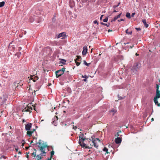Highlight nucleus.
Wrapping results in <instances>:
<instances>
[{
	"mask_svg": "<svg viewBox=\"0 0 160 160\" xmlns=\"http://www.w3.org/2000/svg\"><path fill=\"white\" fill-rule=\"evenodd\" d=\"M29 148V147H26V149H28Z\"/></svg>",
	"mask_w": 160,
	"mask_h": 160,
	"instance_id": "57",
	"label": "nucleus"
},
{
	"mask_svg": "<svg viewBox=\"0 0 160 160\" xmlns=\"http://www.w3.org/2000/svg\"><path fill=\"white\" fill-rule=\"evenodd\" d=\"M108 20V17H106L105 19H104L103 20V22H107Z\"/></svg>",
	"mask_w": 160,
	"mask_h": 160,
	"instance_id": "24",
	"label": "nucleus"
},
{
	"mask_svg": "<svg viewBox=\"0 0 160 160\" xmlns=\"http://www.w3.org/2000/svg\"><path fill=\"white\" fill-rule=\"evenodd\" d=\"M2 158H4V159H5L6 158V157L4 155H2L0 157V159Z\"/></svg>",
	"mask_w": 160,
	"mask_h": 160,
	"instance_id": "27",
	"label": "nucleus"
},
{
	"mask_svg": "<svg viewBox=\"0 0 160 160\" xmlns=\"http://www.w3.org/2000/svg\"><path fill=\"white\" fill-rule=\"evenodd\" d=\"M159 85L158 84H157L156 85V91H159Z\"/></svg>",
	"mask_w": 160,
	"mask_h": 160,
	"instance_id": "32",
	"label": "nucleus"
},
{
	"mask_svg": "<svg viewBox=\"0 0 160 160\" xmlns=\"http://www.w3.org/2000/svg\"><path fill=\"white\" fill-rule=\"evenodd\" d=\"M84 64L85 65L87 66H89L90 65V63H87L85 60L83 61Z\"/></svg>",
	"mask_w": 160,
	"mask_h": 160,
	"instance_id": "23",
	"label": "nucleus"
},
{
	"mask_svg": "<svg viewBox=\"0 0 160 160\" xmlns=\"http://www.w3.org/2000/svg\"><path fill=\"white\" fill-rule=\"evenodd\" d=\"M160 98V90L156 91V94L154 98Z\"/></svg>",
	"mask_w": 160,
	"mask_h": 160,
	"instance_id": "9",
	"label": "nucleus"
},
{
	"mask_svg": "<svg viewBox=\"0 0 160 160\" xmlns=\"http://www.w3.org/2000/svg\"><path fill=\"white\" fill-rule=\"evenodd\" d=\"M85 148H90L89 146H86V147H85Z\"/></svg>",
	"mask_w": 160,
	"mask_h": 160,
	"instance_id": "54",
	"label": "nucleus"
},
{
	"mask_svg": "<svg viewBox=\"0 0 160 160\" xmlns=\"http://www.w3.org/2000/svg\"><path fill=\"white\" fill-rule=\"evenodd\" d=\"M118 98L119 99H122L123 98L122 97H121V96H120L119 95H118Z\"/></svg>",
	"mask_w": 160,
	"mask_h": 160,
	"instance_id": "37",
	"label": "nucleus"
},
{
	"mask_svg": "<svg viewBox=\"0 0 160 160\" xmlns=\"http://www.w3.org/2000/svg\"><path fill=\"white\" fill-rule=\"evenodd\" d=\"M83 50L82 51V54L83 55H84L86 54L87 52V47L86 46H84L83 47Z\"/></svg>",
	"mask_w": 160,
	"mask_h": 160,
	"instance_id": "8",
	"label": "nucleus"
},
{
	"mask_svg": "<svg viewBox=\"0 0 160 160\" xmlns=\"http://www.w3.org/2000/svg\"><path fill=\"white\" fill-rule=\"evenodd\" d=\"M117 110L116 109H113L112 110L110 111V112H112V115H113L116 112Z\"/></svg>",
	"mask_w": 160,
	"mask_h": 160,
	"instance_id": "18",
	"label": "nucleus"
},
{
	"mask_svg": "<svg viewBox=\"0 0 160 160\" xmlns=\"http://www.w3.org/2000/svg\"><path fill=\"white\" fill-rule=\"evenodd\" d=\"M122 142V138L118 137L115 139V142L117 144L120 143Z\"/></svg>",
	"mask_w": 160,
	"mask_h": 160,
	"instance_id": "7",
	"label": "nucleus"
},
{
	"mask_svg": "<svg viewBox=\"0 0 160 160\" xmlns=\"http://www.w3.org/2000/svg\"><path fill=\"white\" fill-rule=\"evenodd\" d=\"M60 70L62 72L63 74L64 72L65 71V68H62Z\"/></svg>",
	"mask_w": 160,
	"mask_h": 160,
	"instance_id": "28",
	"label": "nucleus"
},
{
	"mask_svg": "<svg viewBox=\"0 0 160 160\" xmlns=\"http://www.w3.org/2000/svg\"><path fill=\"white\" fill-rule=\"evenodd\" d=\"M135 12H133L132 13V14H131V17H133L135 15Z\"/></svg>",
	"mask_w": 160,
	"mask_h": 160,
	"instance_id": "40",
	"label": "nucleus"
},
{
	"mask_svg": "<svg viewBox=\"0 0 160 160\" xmlns=\"http://www.w3.org/2000/svg\"><path fill=\"white\" fill-rule=\"evenodd\" d=\"M66 37V34L65 32H62L59 34L57 38H62V39L65 38Z\"/></svg>",
	"mask_w": 160,
	"mask_h": 160,
	"instance_id": "3",
	"label": "nucleus"
},
{
	"mask_svg": "<svg viewBox=\"0 0 160 160\" xmlns=\"http://www.w3.org/2000/svg\"><path fill=\"white\" fill-rule=\"evenodd\" d=\"M21 49H22V48L21 47H18V50H19V51L20 50H21Z\"/></svg>",
	"mask_w": 160,
	"mask_h": 160,
	"instance_id": "47",
	"label": "nucleus"
},
{
	"mask_svg": "<svg viewBox=\"0 0 160 160\" xmlns=\"http://www.w3.org/2000/svg\"><path fill=\"white\" fill-rule=\"evenodd\" d=\"M54 122V121H53L52 122V124H53V123Z\"/></svg>",
	"mask_w": 160,
	"mask_h": 160,
	"instance_id": "64",
	"label": "nucleus"
},
{
	"mask_svg": "<svg viewBox=\"0 0 160 160\" xmlns=\"http://www.w3.org/2000/svg\"><path fill=\"white\" fill-rule=\"evenodd\" d=\"M7 100V99L6 98H3L2 100V103L3 104L5 103Z\"/></svg>",
	"mask_w": 160,
	"mask_h": 160,
	"instance_id": "29",
	"label": "nucleus"
},
{
	"mask_svg": "<svg viewBox=\"0 0 160 160\" xmlns=\"http://www.w3.org/2000/svg\"><path fill=\"white\" fill-rule=\"evenodd\" d=\"M126 16L128 18H130L131 15L130 13L128 12H127L126 14Z\"/></svg>",
	"mask_w": 160,
	"mask_h": 160,
	"instance_id": "16",
	"label": "nucleus"
},
{
	"mask_svg": "<svg viewBox=\"0 0 160 160\" xmlns=\"http://www.w3.org/2000/svg\"><path fill=\"white\" fill-rule=\"evenodd\" d=\"M79 143L81 146H82L83 147H85L86 146V144L84 142V141H82V140H80V141L79 142Z\"/></svg>",
	"mask_w": 160,
	"mask_h": 160,
	"instance_id": "11",
	"label": "nucleus"
},
{
	"mask_svg": "<svg viewBox=\"0 0 160 160\" xmlns=\"http://www.w3.org/2000/svg\"><path fill=\"white\" fill-rule=\"evenodd\" d=\"M128 29H127L126 30V33L128 34H129V35H131L132 34V31H130V32H128Z\"/></svg>",
	"mask_w": 160,
	"mask_h": 160,
	"instance_id": "19",
	"label": "nucleus"
},
{
	"mask_svg": "<svg viewBox=\"0 0 160 160\" xmlns=\"http://www.w3.org/2000/svg\"><path fill=\"white\" fill-rule=\"evenodd\" d=\"M25 122V121L24 119H23L22 122L24 123Z\"/></svg>",
	"mask_w": 160,
	"mask_h": 160,
	"instance_id": "62",
	"label": "nucleus"
},
{
	"mask_svg": "<svg viewBox=\"0 0 160 160\" xmlns=\"http://www.w3.org/2000/svg\"><path fill=\"white\" fill-rule=\"evenodd\" d=\"M30 131H33V132H34V131H35V130L34 129H31Z\"/></svg>",
	"mask_w": 160,
	"mask_h": 160,
	"instance_id": "53",
	"label": "nucleus"
},
{
	"mask_svg": "<svg viewBox=\"0 0 160 160\" xmlns=\"http://www.w3.org/2000/svg\"><path fill=\"white\" fill-rule=\"evenodd\" d=\"M66 61L65 59H62L60 62L61 63H62L63 64H65L66 63Z\"/></svg>",
	"mask_w": 160,
	"mask_h": 160,
	"instance_id": "17",
	"label": "nucleus"
},
{
	"mask_svg": "<svg viewBox=\"0 0 160 160\" xmlns=\"http://www.w3.org/2000/svg\"><path fill=\"white\" fill-rule=\"evenodd\" d=\"M70 7H71V8H72V7H73V5H72V6H71L70 4Z\"/></svg>",
	"mask_w": 160,
	"mask_h": 160,
	"instance_id": "61",
	"label": "nucleus"
},
{
	"mask_svg": "<svg viewBox=\"0 0 160 160\" xmlns=\"http://www.w3.org/2000/svg\"><path fill=\"white\" fill-rule=\"evenodd\" d=\"M25 110L26 112H28L29 111V110L28 109H26V108H25Z\"/></svg>",
	"mask_w": 160,
	"mask_h": 160,
	"instance_id": "43",
	"label": "nucleus"
},
{
	"mask_svg": "<svg viewBox=\"0 0 160 160\" xmlns=\"http://www.w3.org/2000/svg\"><path fill=\"white\" fill-rule=\"evenodd\" d=\"M124 20L123 19H121L120 20H118V22H119L121 21H124Z\"/></svg>",
	"mask_w": 160,
	"mask_h": 160,
	"instance_id": "41",
	"label": "nucleus"
},
{
	"mask_svg": "<svg viewBox=\"0 0 160 160\" xmlns=\"http://www.w3.org/2000/svg\"><path fill=\"white\" fill-rule=\"evenodd\" d=\"M61 71L59 70L56 72V74L57 78L59 77L63 74Z\"/></svg>",
	"mask_w": 160,
	"mask_h": 160,
	"instance_id": "6",
	"label": "nucleus"
},
{
	"mask_svg": "<svg viewBox=\"0 0 160 160\" xmlns=\"http://www.w3.org/2000/svg\"><path fill=\"white\" fill-rule=\"evenodd\" d=\"M122 14V13H120L118 15L115 16L113 20H112V21H116L118 18H120Z\"/></svg>",
	"mask_w": 160,
	"mask_h": 160,
	"instance_id": "13",
	"label": "nucleus"
},
{
	"mask_svg": "<svg viewBox=\"0 0 160 160\" xmlns=\"http://www.w3.org/2000/svg\"><path fill=\"white\" fill-rule=\"evenodd\" d=\"M142 22H143L144 26L146 28H147L148 27V25L145 19L142 20Z\"/></svg>",
	"mask_w": 160,
	"mask_h": 160,
	"instance_id": "12",
	"label": "nucleus"
},
{
	"mask_svg": "<svg viewBox=\"0 0 160 160\" xmlns=\"http://www.w3.org/2000/svg\"><path fill=\"white\" fill-rule=\"evenodd\" d=\"M118 12V11H116L115 9H114L113 11V12Z\"/></svg>",
	"mask_w": 160,
	"mask_h": 160,
	"instance_id": "52",
	"label": "nucleus"
},
{
	"mask_svg": "<svg viewBox=\"0 0 160 160\" xmlns=\"http://www.w3.org/2000/svg\"><path fill=\"white\" fill-rule=\"evenodd\" d=\"M103 15H102L100 17V20H102V18L103 17Z\"/></svg>",
	"mask_w": 160,
	"mask_h": 160,
	"instance_id": "45",
	"label": "nucleus"
},
{
	"mask_svg": "<svg viewBox=\"0 0 160 160\" xmlns=\"http://www.w3.org/2000/svg\"><path fill=\"white\" fill-rule=\"evenodd\" d=\"M18 147H17V148H15V150L16 151V152H17L18 150Z\"/></svg>",
	"mask_w": 160,
	"mask_h": 160,
	"instance_id": "46",
	"label": "nucleus"
},
{
	"mask_svg": "<svg viewBox=\"0 0 160 160\" xmlns=\"http://www.w3.org/2000/svg\"><path fill=\"white\" fill-rule=\"evenodd\" d=\"M18 85H20V86H22L23 85V84H19V83H18Z\"/></svg>",
	"mask_w": 160,
	"mask_h": 160,
	"instance_id": "51",
	"label": "nucleus"
},
{
	"mask_svg": "<svg viewBox=\"0 0 160 160\" xmlns=\"http://www.w3.org/2000/svg\"><path fill=\"white\" fill-rule=\"evenodd\" d=\"M32 155H33L34 156V157H35L36 156V152L35 153V152H33L32 153Z\"/></svg>",
	"mask_w": 160,
	"mask_h": 160,
	"instance_id": "38",
	"label": "nucleus"
},
{
	"mask_svg": "<svg viewBox=\"0 0 160 160\" xmlns=\"http://www.w3.org/2000/svg\"><path fill=\"white\" fill-rule=\"evenodd\" d=\"M33 133V131H28L27 133L29 137L32 135V133Z\"/></svg>",
	"mask_w": 160,
	"mask_h": 160,
	"instance_id": "15",
	"label": "nucleus"
},
{
	"mask_svg": "<svg viewBox=\"0 0 160 160\" xmlns=\"http://www.w3.org/2000/svg\"><path fill=\"white\" fill-rule=\"evenodd\" d=\"M100 23L102 25H103L107 26L108 27H109V25H110V24L109 23H108V24L104 23H103L102 22H101Z\"/></svg>",
	"mask_w": 160,
	"mask_h": 160,
	"instance_id": "21",
	"label": "nucleus"
},
{
	"mask_svg": "<svg viewBox=\"0 0 160 160\" xmlns=\"http://www.w3.org/2000/svg\"><path fill=\"white\" fill-rule=\"evenodd\" d=\"M75 63H76V65L77 66H79L80 64V62H78L77 60H75Z\"/></svg>",
	"mask_w": 160,
	"mask_h": 160,
	"instance_id": "25",
	"label": "nucleus"
},
{
	"mask_svg": "<svg viewBox=\"0 0 160 160\" xmlns=\"http://www.w3.org/2000/svg\"><path fill=\"white\" fill-rule=\"evenodd\" d=\"M54 151H52L51 152V157L50 158H48V159H51L52 158V157L54 154Z\"/></svg>",
	"mask_w": 160,
	"mask_h": 160,
	"instance_id": "22",
	"label": "nucleus"
},
{
	"mask_svg": "<svg viewBox=\"0 0 160 160\" xmlns=\"http://www.w3.org/2000/svg\"><path fill=\"white\" fill-rule=\"evenodd\" d=\"M39 145L38 147L39 148V150L41 152V153L37 156L38 160H41L43 156H45L46 154V152H45V148L48 147L46 144V142H44L41 140H39L38 142Z\"/></svg>",
	"mask_w": 160,
	"mask_h": 160,
	"instance_id": "1",
	"label": "nucleus"
},
{
	"mask_svg": "<svg viewBox=\"0 0 160 160\" xmlns=\"http://www.w3.org/2000/svg\"><path fill=\"white\" fill-rule=\"evenodd\" d=\"M32 124L31 123H28L25 125V130L26 131H29L30 130L32 127Z\"/></svg>",
	"mask_w": 160,
	"mask_h": 160,
	"instance_id": "5",
	"label": "nucleus"
},
{
	"mask_svg": "<svg viewBox=\"0 0 160 160\" xmlns=\"http://www.w3.org/2000/svg\"><path fill=\"white\" fill-rule=\"evenodd\" d=\"M80 133L81 134L79 137V142L80 141V140H82L83 141L86 139V137L84 136V135L83 133H82L81 132H80Z\"/></svg>",
	"mask_w": 160,
	"mask_h": 160,
	"instance_id": "4",
	"label": "nucleus"
},
{
	"mask_svg": "<svg viewBox=\"0 0 160 160\" xmlns=\"http://www.w3.org/2000/svg\"><path fill=\"white\" fill-rule=\"evenodd\" d=\"M135 55H136V56H138V55H138V54L137 53H136V54H135Z\"/></svg>",
	"mask_w": 160,
	"mask_h": 160,
	"instance_id": "60",
	"label": "nucleus"
},
{
	"mask_svg": "<svg viewBox=\"0 0 160 160\" xmlns=\"http://www.w3.org/2000/svg\"><path fill=\"white\" fill-rule=\"evenodd\" d=\"M108 150V149L105 147L103 149V150L104 151L107 152V153H108V152H107Z\"/></svg>",
	"mask_w": 160,
	"mask_h": 160,
	"instance_id": "26",
	"label": "nucleus"
},
{
	"mask_svg": "<svg viewBox=\"0 0 160 160\" xmlns=\"http://www.w3.org/2000/svg\"><path fill=\"white\" fill-rule=\"evenodd\" d=\"M77 128V127L76 126L74 127V125L73 126V129H74L75 130H76Z\"/></svg>",
	"mask_w": 160,
	"mask_h": 160,
	"instance_id": "39",
	"label": "nucleus"
},
{
	"mask_svg": "<svg viewBox=\"0 0 160 160\" xmlns=\"http://www.w3.org/2000/svg\"><path fill=\"white\" fill-rule=\"evenodd\" d=\"M22 145L23 146L24 144V143H25V142L24 140H22Z\"/></svg>",
	"mask_w": 160,
	"mask_h": 160,
	"instance_id": "42",
	"label": "nucleus"
},
{
	"mask_svg": "<svg viewBox=\"0 0 160 160\" xmlns=\"http://www.w3.org/2000/svg\"><path fill=\"white\" fill-rule=\"evenodd\" d=\"M54 119H56L57 120H58V118L56 116L55 117Z\"/></svg>",
	"mask_w": 160,
	"mask_h": 160,
	"instance_id": "49",
	"label": "nucleus"
},
{
	"mask_svg": "<svg viewBox=\"0 0 160 160\" xmlns=\"http://www.w3.org/2000/svg\"><path fill=\"white\" fill-rule=\"evenodd\" d=\"M120 4V3H119L117 5H114L113 6V7L114 8H117V7H118L119 6V5Z\"/></svg>",
	"mask_w": 160,
	"mask_h": 160,
	"instance_id": "33",
	"label": "nucleus"
},
{
	"mask_svg": "<svg viewBox=\"0 0 160 160\" xmlns=\"http://www.w3.org/2000/svg\"><path fill=\"white\" fill-rule=\"evenodd\" d=\"M135 29L137 30V31H139L141 30V28H135Z\"/></svg>",
	"mask_w": 160,
	"mask_h": 160,
	"instance_id": "36",
	"label": "nucleus"
},
{
	"mask_svg": "<svg viewBox=\"0 0 160 160\" xmlns=\"http://www.w3.org/2000/svg\"><path fill=\"white\" fill-rule=\"evenodd\" d=\"M26 158H28V157H29V156H28V155H27L26 156Z\"/></svg>",
	"mask_w": 160,
	"mask_h": 160,
	"instance_id": "58",
	"label": "nucleus"
},
{
	"mask_svg": "<svg viewBox=\"0 0 160 160\" xmlns=\"http://www.w3.org/2000/svg\"><path fill=\"white\" fill-rule=\"evenodd\" d=\"M119 134L118 133V132L117 134H116L115 135V136H116V137L117 136H119Z\"/></svg>",
	"mask_w": 160,
	"mask_h": 160,
	"instance_id": "44",
	"label": "nucleus"
},
{
	"mask_svg": "<svg viewBox=\"0 0 160 160\" xmlns=\"http://www.w3.org/2000/svg\"><path fill=\"white\" fill-rule=\"evenodd\" d=\"M5 4V2L3 1L0 2V7H2L4 6Z\"/></svg>",
	"mask_w": 160,
	"mask_h": 160,
	"instance_id": "20",
	"label": "nucleus"
},
{
	"mask_svg": "<svg viewBox=\"0 0 160 160\" xmlns=\"http://www.w3.org/2000/svg\"><path fill=\"white\" fill-rule=\"evenodd\" d=\"M93 22H94V23H95V24H97V25H98V21L96 20H95Z\"/></svg>",
	"mask_w": 160,
	"mask_h": 160,
	"instance_id": "35",
	"label": "nucleus"
},
{
	"mask_svg": "<svg viewBox=\"0 0 160 160\" xmlns=\"http://www.w3.org/2000/svg\"><path fill=\"white\" fill-rule=\"evenodd\" d=\"M81 59V57L80 56H77V60H78L79 61H80L79 59Z\"/></svg>",
	"mask_w": 160,
	"mask_h": 160,
	"instance_id": "34",
	"label": "nucleus"
},
{
	"mask_svg": "<svg viewBox=\"0 0 160 160\" xmlns=\"http://www.w3.org/2000/svg\"><path fill=\"white\" fill-rule=\"evenodd\" d=\"M134 46H130V48H132V47H133Z\"/></svg>",
	"mask_w": 160,
	"mask_h": 160,
	"instance_id": "63",
	"label": "nucleus"
},
{
	"mask_svg": "<svg viewBox=\"0 0 160 160\" xmlns=\"http://www.w3.org/2000/svg\"><path fill=\"white\" fill-rule=\"evenodd\" d=\"M96 139L97 140H98L99 141H100V140H99V139L98 138H96Z\"/></svg>",
	"mask_w": 160,
	"mask_h": 160,
	"instance_id": "59",
	"label": "nucleus"
},
{
	"mask_svg": "<svg viewBox=\"0 0 160 160\" xmlns=\"http://www.w3.org/2000/svg\"><path fill=\"white\" fill-rule=\"evenodd\" d=\"M73 2V1H72L71 0H70L69 1V4H70V3H71V2Z\"/></svg>",
	"mask_w": 160,
	"mask_h": 160,
	"instance_id": "50",
	"label": "nucleus"
},
{
	"mask_svg": "<svg viewBox=\"0 0 160 160\" xmlns=\"http://www.w3.org/2000/svg\"><path fill=\"white\" fill-rule=\"evenodd\" d=\"M158 99L156 98H154L153 101L156 105H157L158 107H160V103H158Z\"/></svg>",
	"mask_w": 160,
	"mask_h": 160,
	"instance_id": "10",
	"label": "nucleus"
},
{
	"mask_svg": "<svg viewBox=\"0 0 160 160\" xmlns=\"http://www.w3.org/2000/svg\"><path fill=\"white\" fill-rule=\"evenodd\" d=\"M108 146L109 148L112 147V148H113L114 146H113L112 144H109Z\"/></svg>",
	"mask_w": 160,
	"mask_h": 160,
	"instance_id": "31",
	"label": "nucleus"
},
{
	"mask_svg": "<svg viewBox=\"0 0 160 160\" xmlns=\"http://www.w3.org/2000/svg\"><path fill=\"white\" fill-rule=\"evenodd\" d=\"M82 78H88V76H87L86 75H85L84 76L82 75Z\"/></svg>",
	"mask_w": 160,
	"mask_h": 160,
	"instance_id": "30",
	"label": "nucleus"
},
{
	"mask_svg": "<svg viewBox=\"0 0 160 160\" xmlns=\"http://www.w3.org/2000/svg\"><path fill=\"white\" fill-rule=\"evenodd\" d=\"M92 142L93 145L95 147L97 148L98 147V146L97 145L96 143L95 140H93V139L92 138Z\"/></svg>",
	"mask_w": 160,
	"mask_h": 160,
	"instance_id": "14",
	"label": "nucleus"
},
{
	"mask_svg": "<svg viewBox=\"0 0 160 160\" xmlns=\"http://www.w3.org/2000/svg\"><path fill=\"white\" fill-rule=\"evenodd\" d=\"M139 64L137 63L135 64L131 69L132 72L133 74H136L137 73V69L140 68Z\"/></svg>",
	"mask_w": 160,
	"mask_h": 160,
	"instance_id": "2",
	"label": "nucleus"
},
{
	"mask_svg": "<svg viewBox=\"0 0 160 160\" xmlns=\"http://www.w3.org/2000/svg\"><path fill=\"white\" fill-rule=\"evenodd\" d=\"M154 121V119H153V118H152L151 119V121H152H152Z\"/></svg>",
	"mask_w": 160,
	"mask_h": 160,
	"instance_id": "56",
	"label": "nucleus"
},
{
	"mask_svg": "<svg viewBox=\"0 0 160 160\" xmlns=\"http://www.w3.org/2000/svg\"><path fill=\"white\" fill-rule=\"evenodd\" d=\"M87 78H85V79H83V81H84V82H86L87 81Z\"/></svg>",
	"mask_w": 160,
	"mask_h": 160,
	"instance_id": "48",
	"label": "nucleus"
},
{
	"mask_svg": "<svg viewBox=\"0 0 160 160\" xmlns=\"http://www.w3.org/2000/svg\"><path fill=\"white\" fill-rule=\"evenodd\" d=\"M112 31L111 30H108V32H112Z\"/></svg>",
	"mask_w": 160,
	"mask_h": 160,
	"instance_id": "55",
	"label": "nucleus"
}]
</instances>
